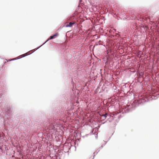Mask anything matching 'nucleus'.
Returning <instances> with one entry per match:
<instances>
[{
	"mask_svg": "<svg viewBox=\"0 0 159 159\" xmlns=\"http://www.w3.org/2000/svg\"><path fill=\"white\" fill-rule=\"evenodd\" d=\"M58 35V34H55L52 35V37H53V39L55 38L56 36Z\"/></svg>",
	"mask_w": 159,
	"mask_h": 159,
	"instance_id": "nucleus-3",
	"label": "nucleus"
},
{
	"mask_svg": "<svg viewBox=\"0 0 159 159\" xmlns=\"http://www.w3.org/2000/svg\"><path fill=\"white\" fill-rule=\"evenodd\" d=\"M75 24V22H70V23L66 22L64 24L63 27H72V26L74 25Z\"/></svg>",
	"mask_w": 159,
	"mask_h": 159,
	"instance_id": "nucleus-1",
	"label": "nucleus"
},
{
	"mask_svg": "<svg viewBox=\"0 0 159 159\" xmlns=\"http://www.w3.org/2000/svg\"><path fill=\"white\" fill-rule=\"evenodd\" d=\"M28 55V53H26L24 54H23L21 56L22 57H25Z\"/></svg>",
	"mask_w": 159,
	"mask_h": 159,
	"instance_id": "nucleus-2",
	"label": "nucleus"
},
{
	"mask_svg": "<svg viewBox=\"0 0 159 159\" xmlns=\"http://www.w3.org/2000/svg\"><path fill=\"white\" fill-rule=\"evenodd\" d=\"M53 39V37H52V36H51L50 38H49L48 39V40H47V41H48V40H50V39Z\"/></svg>",
	"mask_w": 159,
	"mask_h": 159,
	"instance_id": "nucleus-4",
	"label": "nucleus"
},
{
	"mask_svg": "<svg viewBox=\"0 0 159 159\" xmlns=\"http://www.w3.org/2000/svg\"><path fill=\"white\" fill-rule=\"evenodd\" d=\"M107 114H104V115H102V116H104V117H105V118L106 117V116H107Z\"/></svg>",
	"mask_w": 159,
	"mask_h": 159,
	"instance_id": "nucleus-5",
	"label": "nucleus"
}]
</instances>
